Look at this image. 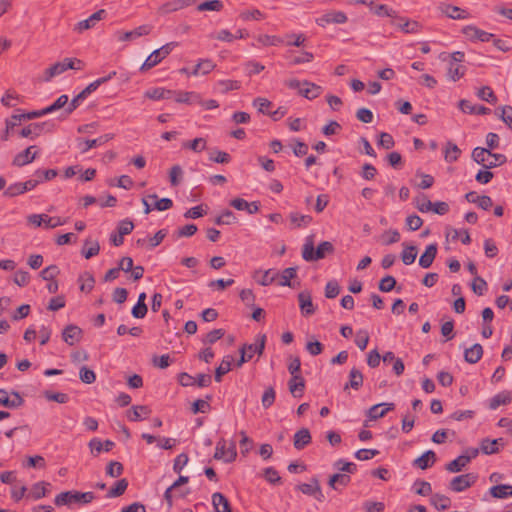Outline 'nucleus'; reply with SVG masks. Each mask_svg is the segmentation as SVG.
<instances>
[{"mask_svg": "<svg viewBox=\"0 0 512 512\" xmlns=\"http://www.w3.org/2000/svg\"><path fill=\"white\" fill-rule=\"evenodd\" d=\"M334 252V246L329 241L321 242L316 249H314L313 236L310 235L306 238L302 248V257L305 261L313 262L323 259L328 254Z\"/></svg>", "mask_w": 512, "mask_h": 512, "instance_id": "f257e3e1", "label": "nucleus"}, {"mask_svg": "<svg viewBox=\"0 0 512 512\" xmlns=\"http://www.w3.org/2000/svg\"><path fill=\"white\" fill-rule=\"evenodd\" d=\"M95 499V494L93 492H80L76 490H70L61 492L56 495L54 499V503L57 507L72 505H85L91 503Z\"/></svg>", "mask_w": 512, "mask_h": 512, "instance_id": "f03ea898", "label": "nucleus"}, {"mask_svg": "<svg viewBox=\"0 0 512 512\" xmlns=\"http://www.w3.org/2000/svg\"><path fill=\"white\" fill-rule=\"evenodd\" d=\"M473 160L482 165L485 169H491L500 166L506 162V156L503 154L492 153L489 149L476 147L472 151Z\"/></svg>", "mask_w": 512, "mask_h": 512, "instance_id": "7ed1b4c3", "label": "nucleus"}, {"mask_svg": "<svg viewBox=\"0 0 512 512\" xmlns=\"http://www.w3.org/2000/svg\"><path fill=\"white\" fill-rule=\"evenodd\" d=\"M54 127L55 124L51 121L31 123L24 127L19 134L21 137L34 139L40 136L42 133L52 132Z\"/></svg>", "mask_w": 512, "mask_h": 512, "instance_id": "20e7f679", "label": "nucleus"}, {"mask_svg": "<svg viewBox=\"0 0 512 512\" xmlns=\"http://www.w3.org/2000/svg\"><path fill=\"white\" fill-rule=\"evenodd\" d=\"M236 456L237 452L234 442H231L229 447L226 446L225 439H221L217 442L214 459L230 463L236 459Z\"/></svg>", "mask_w": 512, "mask_h": 512, "instance_id": "39448f33", "label": "nucleus"}, {"mask_svg": "<svg viewBox=\"0 0 512 512\" xmlns=\"http://www.w3.org/2000/svg\"><path fill=\"white\" fill-rule=\"evenodd\" d=\"M179 383L184 386L197 385L198 387H208L212 382V377L209 374H198L196 377L189 375L186 372L179 374Z\"/></svg>", "mask_w": 512, "mask_h": 512, "instance_id": "423d86ee", "label": "nucleus"}, {"mask_svg": "<svg viewBox=\"0 0 512 512\" xmlns=\"http://www.w3.org/2000/svg\"><path fill=\"white\" fill-rule=\"evenodd\" d=\"M476 480L477 476L473 473L456 476L450 482V489L454 492H462L471 487Z\"/></svg>", "mask_w": 512, "mask_h": 512, "instance_id": "0eeeda50", "label": "nucleus"}, {"mask_svg": "<svg viewBox=\"0 0 512 512\" xmlns=\"http://www.w3.org/2000/svg\"><path fill=\"white\" fill-rule=\"evenodd\" d=\"M12 398L5 389H0V405L10 409H16L24 404V399L17 391L11 392Z\"/></svg>", "mask_w": 512, "mask_h": 512, "instance_id": "6e6552de", "label": "nucleus"}, {"mask_svg": "<svg viewBox=\"0 0 512 512\" xmlns=\"http://www.w3.org/2000/svg\"><path fill=\"white\" fill-rule=\"evenodd\" d=\"M106 16V11L104 9H100L93 13L90 17L85 20L79 21L75 27L74 31L78 33H82L85 30L93 28L100 20H102Z\"/></svg>", "mask_w": 512, "mask_h": 512, "instance_id": "1a4fd4ad", "label": "nucleus"}, {"mask_svg": "<svg viewBox=\"0 0 512 512\" xmlns=\"http://www.w3.org/2000/svg\"><path fill=\"white\" fill-rule=\"evenodd\" d=\"M346 21L347 16L341 11H330L316 19V23L322 27L329 24H343Z\"/></svg>", "mask_w": 512, "mask_h": 512, "instance_id": "9d476101", "label": "nucleus"}, {"mask_svg": "<svg viewBox=\"0 0 512 512\" xmlns=\"http://www.w3.org/2000/svg\"><path fill=\"white\" fill-rule=\"evenodd\" d=\"M462 33L470 40H479L481 42H488L494 38V34L483 31L473 25L463 27Z\"/></svg>", "mask_w": 512, "mask_h": 512, "instance_id": "9b49d317", "label": "nucleus"}, {"mask_svg": "<svg viewBox=\"0 0 512 512\" xmlns=\"http://www.w3.org/2000/svg\"><path fill=\"white\" fill-rule=\"evenodd\" d=\"M36 155V146H29L24 151L15 155L12 161V165L16 167H22L24 165H27L34 161Z\"/></svg>", "mask_w": 512, "mask_h": 512, "instance_id": "f8f14e48", "label": "nucleus"}, {"mask_svg": "<svg viewBox=\"0 0 512 512\" xmlns=\"http://www.w3.org/2000/svg\"><path fill=\"white\" fill-rule=\"evenodd\" d=\"M151 31H152V26L145 24V25H141V26L135 28L132 31L117 32L116 35H117V39L119 41H130V40L136 39L138 37L148 35L151 33Z\"/></svg>", "mask_w": 512, "mask_h": 512, "instance_id": "ddd939ff", "label": "nucleus"}, {"mask_svg": "<svg viewBox=\"0 0 512 512\" xmlns=\"http://www.w3.org/2000/svg\"><path fill=\"white\" fill-rule=\"evenodd\" d=\"M82 338V329L76 325H67L62 332L63 341L69 346H73Z\"/></svg>", "mask_w": 512, "mask_h": 512, "instance_id": "4468645a", "label": "nucleus"}, {"mask_svg": "<svg viewBox=\"0 0 512 512\" xmlns=\"http://www.w3.org/2000/svg\"><path fill=\"white\" fill-rule=\"evenodd\" d=\"M70 66H71V64L66 63L65 59L63 61L57 62V63L51 65L49 68H47L44 71L42 80L44 82H50L52 78L62 74L63 72L68 70L70 68Z\"/></svg>", "mask_w": 512, "mask_h": 512, "instance_id": "2eb2a0df", "label": "nucleus"}, {"mask_svg": "<svg viewBox=\"0 0 512 512\" xmlns=\"http://www.w3.org/2000/svg\"><path fill=\"white\" fill-rule=\"evenodd\" d=\"M196 0H173V1H169L165 4H163L160 9H159V12L162 13V14H168V13H172V12H175V11H178V10H181L185 7H189V6H192L193 4H195Z\"/></svg>", "mask_w": 512, "mask_h": 512, "instance_id": "dca6fc26", "label": "nucleus"}, {"mask_svg": "<svg viewBox=\"0 0 512 512\" xmlns=\"http://www.w3.org/2000/svg\"><path fill=\"white\" fill-rule=\"evenodd\" d=\"M437 251L438 246L436 243L429 244L419 258V265L424 269L429 268L436 258Z\"/></svg>", "mask_w": 512, "mask_h": 512, "instance_id": "f3484780", "label": "nucleus"}, {"mask_svg": "<svg viewBox=\"0 0 512 512\" xmlns=\"http://www.w3.org/2000/svg\"><path fill=\"white\" fill-rule=\"evenodd\" d=\"M439 8L443 14L451 19L461 20L470 16L466 10L450 4H442Z\"/></svg>", "mask_w": 512, "mask_h": 512, "instance_id": "a211bd4d", "label": "nucleus"}, {"mask_svg": "<svg viewBox=\"0 0 512 512\" xmlns=\"http://www.w3.org/2000/svg\"><path fill=\"white\" fill-rule=\"evenodd\" d=\"M302 85L305 86V88L299 89V94L306 99L313 100L319 97L323 92V88L321 86L307 80L303 81Z\"/></svg>", "mask_w": 512, "mask_h": 512, "instance_id": "6ab92c4d", "label": "nucleus"}, {"mask_svg": "<svg viewBox=\"0 0 512 512\" xmlns=\"http://www.w3.org/2000/svg\"><path fill=\"white\" fill-rule=\"evenodd\" d=\"M298 301L303 315L309 316L315 312V308L312 303V297L309 291L305 290L300 292L298 294Z\"/></svg>", "mask_w": 512, "mask_h": 512, "instance_id": "aec40b11", "label": "nucleus"}, {"mask_svg": "<svg viewBox=\"0 0 512 512\" xmlns=\"http://www.w3.org/2000/svg\"><path fill=\"white\" fill-rule=\"evenodd\" d=\"M216 512H233L229 500L221 492H215L211 497Z\"/></svg>", "mask_w": 512, "mask_h": 512, "instance_id": "412c9836", "label": "nucleus"}, {"mask_svg": "<svg viewBox=\"0 0 512 512\" xmlns=\"http://www.w3.org/2000/svg\"><path fill=\"white\" fill-rule=\"evenodd\" d=\"M303 494L315 496L318 500H321L322 492L319 485V481L316 478H312L310 483H303L297 487Z\"/></svg>", "mask_w": 512, "mask_h": 512, "instance_id": "4be33fe9", "label": "nucleus"}, {"mask_svg": "<svg viewBox=\"0 0 512 512\" xmlns=\"http://www.w3.org/2000/svg\"><path fill=\"white\" fill-rule=\"evenodd\" d=\"M311 439L310 431L307 428H301L294 435V447L301 450L311 443Z\"/></svg>", "mask_w": 512, "mask_h": 512, "instance_id": "5701e85b", "label": "nucleus"}, {"mask_svg": "<svg viewBox=\"0 0 512 512\" xmlns=\"http://www.w3.org/2000/svg\"><path fill=\"white\" fill-rule=\"evenodd\" d=\"M266 335H258L255 343L244 344L241 348H246L248 354H251V358L254 354L261 356L265 349Z\"/></svg>", "mask_w": 512, "mask_h": 512, "instance_id": "b1692460", "label": "nucleus"}, {"mask_svg": "<svg viewBox=\"0 0 512 512\" xmlns=\"http://www.w3.org/2000/svg\"><path fill=\"white\" fill-rule=\"evenodd\" d=\"M482 355L483 347L478 343L472 345L470 348H467L464 351V359L470 364L477 363L482 358Z\"/></svg>", "mask_w": 512, "mask_h": 512, "instance_id": "393cba45", "label": "nucleus"}, {"mask_svg": "<svg viewBox=\"0 0 512 512\" xmlns=\"http://www.w3.org/2000/svg\"><path fill=\"white\" fill-rule=\"evenodd\" d=\"M436 461V454L432 450H428L423 453L420 457L414 460V465L422 470L431 467Z\"/></svg>", "mask_w": 512, "mask_h": 512, "instance_id": "a878e982", "label": "nucleus"}, {"mask_svg": "<svg viewBox=\"0 0 512 512\" xmlns=\"http://www.w3.org/2000/svg\"><path fill=\"white\" fill-rule=\"evenodd\" d=\"M363 385V374L357 368H352L349 373V381L345 384L344 390L348 388H352L354 390H359Z\"/></svg>", "mask_w": 512, "mask_h": 512, "instance_id": "bb28decb", "label": "nucleus"}, {"mask_svg": "<svg viewBox=\"0 0 512 512\" xmlns=\"http://www.w3.org/2000/svg\"><path fill=\"white\" fill-rule=\"evenodd\" d=\"M288 386L290 393L294 397H302L305 389V380L302 376L291 377Z\"/></svg>", "mask_w": 512, "mask_h": 512, "instance_id": "cd10ccee", "label": "nucleus"}, {"mask_svg": "<svg viewBox=\"0 0 512 512\" xmlns=\"http://www.w3.org/2000/svg\"><path fill=\"white\" fill-rule=\"evenodd\" d=\"M511 401H512L511 393L507 392V391H503V392L496 394L495 396H493L490 399L489 408L491 410H495L501 405H507V404L511 403Z\"/></svg>", "mask_w": 512, "mask_h": 512, "instance_id": "c85d7f7f", "label": "nucleus"}, {"mask_svg": "<svg viewBox=\"0 0 512 512\" xmlns=\"http://www.w3.org/2000/svg\"><path fill=\"white\" fill-rule=\"evenodd\" d=\"M151 413V409L146 405H136L131 408L128 414L130 421H140Z\"/></svg>", "mask_w": 512, "mask_h": 512, "instance_id": "c756f323", "label": "nucleus"}, {"mask_svg": "<svg viewBox=\"0 0 512 512\" xmlns=\"http://www.w3.org/2000/svg\"><path fill=\"white\" fill-rule=\"evenodd\" d=\"M48 486H50V484L44 481L34 484L28 494V497L34 500H39L45 497L49 493V490L47 489Z\"/></svg>", "mask_w": 512, "mask_h": 512, "instance_id": "7c9ffc66", "label": "nucleus"}, {"mask_svg": "<svg viewBox=\"0 0 512 512\" xmlns=\"http://www.w3.org/2000/svg\"><path fill=\"white\" fill-rule=\"evenodd\" d=\"M489 492L494 498L505 499L512 496V486L508 484L495 485L490 488Z\"/></svg>", "mask_w": 512, "mask_h": 512, "instance_id": "2f4dec72", "label": "nucleus"}, {"mask_svg": "<svg viewBox=\"0 0 512 512\" xmlns=\"http://www.w3.org/2000/svg\"><path fill=\"white\" fill-rule=\"evenodd\" d=\"M215 67H216V65L212 62V60L202 59L191 71V75H193V76H197L199 74L207 75L212 70H214Z\"/></svg>", "mask_w": 512, "mask_h": 512, "instance_id": "473e14b6", "label": "nucleus"}, {"mask_svg": "<svg viewBox=\"0 0 512 512\" xmlns=\"http://www.w3.org/2000/svg\"><path fill=\"white\" fill-rule=\"evenodd\" d=\"M99 251H100V245H99L98 241L91 240V239L85 240V243H84V246L82 249V255L86 259H90V258L98 255Z\"/></svg>", "mask_w": 512, "mask_h": 512, "instance_id": "72a5a7b5", "label": "nucleus"}, {"mask_svg": "<svg viewBox=\"0 0 512 512\" xmlns=\"http://www.w3.org/2000/svg\"><path fill=\"white\" fill-rule=\"evenodd\" d=\"M469 462L470 457H467L466 455H460L446 465V470L451 473L460 472Z\"/></svg>", "mask_w": 512, "mask_h": 512, "instance_id": "f704fd0d", "label": "nucleus"}, {"mask_svg": "<svg viewBox=\"0 0 512 512\" xmlns=\"http://www.w3.org/2000/svg\"><path fill=\"white\" fill-rule=\"evenodd\" d=\"M431 505H433L438 511H444L450 508L451 499L442 494H434L430 499Z\"/></svg>", "mask_w": 512, "mask_h": 512, "instance_id": "c9c22d12", "label": "nucleus"}, {"mask_svg": "<svg viewBox=\"0 0 512 512\" xmlns=\"http://www.w3.org/2000/svg\"><path fill=\"white\" fill-rule=\"evenodd\" d=\"M351 481V477L348 474L345 473H336L332 475L328 481V485L334 489L337 490L338 486H347Z\"/></svg>", "mask_w": 512, "mask_h": 512, "instance_id": "e433bc0d", "label": "nucleus"}, {"mask_svg": "<svg viewBox=\"0 0 512 512\" xmlns=\"http://www.w3.org/2000/svg\"><path fill=\"white\" fill-rule=\"evenodd\" d=\"M465 72L466 68L463 65L449 61L447 75L452 81H458L464 76Z\"/></svg>", "mask_w": 512, "mask_h": 512, "instance_id": "4c0bfd02", "label": "nucleus"}, {"mask_svg": "<svg viewBox=\"0 0 512 512\" xmlns=\"http://www.w3.org/2000/svg\"><path fill=\"white\" fill-rule=\"evenodd\" d=\"M114 135L113 134H105V135H102L96 139H92V140H85L84 141V147L81 149V152L82 153H86L88 150H90L91 148H94V147H97V146H101L105 143H107L108 141H110L111 139H113Z\"/></svg>", "mask_w": 512, "mask_h": 512, "instance_id": "58836bf2", "label": "nucleus"}, {"mask_svg": "<svg viewBox=\"0 0 512 512\" xmlns=\"http://www.w3.org/2000/svg\"><path fill=\"white\" fill-rule=\"evenodd\" d=\"M233 362L232 356H225L220 363V365L215 370V380L217 382H220L222 379V376L227 374L231 370V365Z\"/></svg>", "mask_w": 512, "mask_h": 512, "instance_id": "ea45409f", "label": "nucleus"}, {"mask_svg": "<svg viewBox=\"0 0 512 512\" xmlns=\"http://www.w3.org/2000/svg\"><path fill=\"white\" fill-rule=\"evenodd\" d=\"M296 276H297V268L296 267H288V268L284 269L280 275L278 274V277L280 278L278 284L280 286L293 287L291 280L293 278H295Z\"/></svg>", "mask_w": 512, "mask_h": 512, "instance_id": "a19ab883", "label": "nucleus"}, {"mask_svg": "<svg viewBox=\"0 0 512 512\" xmlns=\"http://www.w3.org/2000/svg\"><path fill=\"white\" fill-rule=\"evenodd\" d=\"M172 94H174L171 90H166L163 88H154L145 92V97L152 100H160V99H169Z\"/></svg>", "mask_w": 512, "mask_h": 512, "instance_id": "79ce46f5", "label": "nucleus"}, {"mask_svg": "<svg viewBox=\"0 0 512 512\" xmlns=\"http://www.w3.org/2000/svg\"><path fill=\"white\" fill-rule=\"evenodd\" d=\"M164 58L160 56V53L154 50L145 60V62L140 67L141 72H145L150 70L159 64Z\"/></svg>", "mask_w": 512, "mask_h": 512, "instance_id": "37998d69", "label": "nucleus"}, {"mask_svg": "<svg viewBox=\"0 0 512 512\" xmlns=\"http://www.w3.org/2000/svg\"><path fill=\"white\" fill-rule=\"evenodd\" d=\"M128 487V481L125 478L118 480L114 487H111L107 493L108 498H115L123 495Z\"/></svg>", "mask_w": 512, "mask_h": 512, "instance_id": "c03bdc74", "label": "nucleus"}, {"mask_svg": "<svg viewBox=\"0 0 512 512\" xmlns=\"http://www.w3.org/2000/svg\"><path fill=\"white\" fill-rule=\"evenodd\" d=\"M211 398H212L211 395H207L206 400L197 399L196 401H194L192 404V407H191L192 413L193 414L207 413L211 408V406L209 404V400H211Z\"/></svg>", "mask_w": 512, "mask_h": 512, "instance_id": "a18cd8bd", "label": "nucleus"}, {"mask_svg": "<svg viewBox=\"0 0 512 512\" xmlns=\"http://www.w3.org/2000/svg\"><path fill=\"white\" fill-rule=\"evenodd\" d=\"M405 33H418L420 24L417 21L400 19L399 23H393Z\"/></svg>", "mask_w": 512, "mask_h": 512, "instance_id": "49530a36", "label": "nucleus"}, {"mask_svg": "<svg viewBox=\"0 0 512 512\" xmlns=\"http://www.w3.org/2000/svg\"><path fill=\"white\" fill-rule=\"evenodd\" d=\"M20 100V95L17 94L14 90L9 89L2 96L1 103L6 107H15Z\"/></svg>", "mask_w": 512, "mask_h": 512, "instance_id": "de8ad7c7", "label": "nucleus"}, {"mask_svg": "<svg viewBox=\"0 0 512 512\" xmlns=\"http://www.w3.org/2000/svg\"><path fill=\"white\" fill-rule=\"evenodd\" d=\"M148 198L154 201V209L158 211H165L173 206V202L170 198L158 199L156 194H150L148 195Z\"/></svg>", "mask_w": 512, "mask_h": 512, "instance_id": "09e8293b", "label": "nucleus"}, {"mask_svg": "<svg viewBox=\"0 0 512 512\" xmlns=\"http://www.w3.org/2000/svg\"><path fill=\"white\" fill-rule=\"evenodd\" d=\"M417 257V248L413 245L406 246L401 253V260L405 265L414 263Z\"/></svg>", "mask_w": 512, "mask_h": 512, "instance_id": "8fccbe9b", "label": "nucleus"}, {"mask_svg": "<svg viewBox=\"0 0 512 512\" xmlns=\"http://www.w3.org/2000/svg\"><path fill=\"white\" fill-rule=\"evenodd\" d=\"M183 148L190 149L194 152H201L206 148V140L202 137L195 138L192 141H186L182 144Z\"/></svg>", "mask_w": 512, "mask_h": 512, "instance_id": "3c124183", "label": "nucleus"}, {"mask_svg": "<svg viewBox=\"0 0 512 512\" xmlns=\"http://www.w3.org/2000/svg\"><path fill=\"white\" fill-rule=\"evenodd\" d=\"M461 154V150L458 148L456 144L452 142H448L445 149V160L447 162L456 161Z\"/></svg>", "mask_w": 512, "mask_h": 512, "instance_id": "603ef678", "label": "nucleus"}, {"mask_svg": "<svg viewBox=\"0 0 512 512\" xmlns=\"http://www.w3.org/2000/svg\"><path fill=\"white\" fill-rule=\"evenodd\" d=\"M223 3L220 0H208L198 5V11H221Z\"/></svg>", "mask_w": 512, "mask_h": 512, "instance_id": "864d4df0", "label": "nucleus"}, {"mask_svg": "<svg viewBox=\"0 0 512 512\" xmlns=\"http://www.w3.org/2000/svg\"><path fill=\"white\" fill-rule=\"evenodd\" d=\"M334 467L345 474H354L357 471V465L353 462H346L339 459L334 463Z\"/></svg>", "mask_w": 512, "mask_h": 512, "instance_id": "5fc2aeb1", "label": "nucleus"}, {"mask_svg": "<svg viewBox=\"0 0 512 512\" xmlns=\"http://www.w3.org/2000/svg\"><path fill=\"white\" fill-rule=\"evenodd\" d=\"M217 85L220 87V92L223 94L232 90H238L241 87L240 82L237 80H219Z\"/></svg>", "mask_w": 512, "mask_h": 512, "instance_id": "6e6d98bb", "label": "nucleus"}, {"mask_svg": "<svg viewBox=\"0 0 512 512\" xmlns=\"http://www.w3.org/2000/svg\"><path fill=\"white\" fill-rule=\"evenodd\" d=\"M183 178V170L180 165H174L169 172V180L172 186H178Z\"/></svg>", "mask_w": 512, "mask_h": 512, "instance_id": "4d7b16f0", "label": "nucleus"}, {"mask_svg": "<svg viewBox=\"0 0 512 512\" xmlns=\"http://www.w3.org/2000/svg\"><path fill=\"white\" fill-rule=\"evenodd\" d=\"M480 450L483 454L491 455L499 451L497 447V441H492L488 438L481 441Z\"/></svg>", "mask_w": 512, "mask_h": 512, "instance_id": "13d9d810", "label": "nucleus"}, {"mask_svg": "<svg viewBox=\"0 0 512 512\" xmlns=\"http://www.w3.org/2000/svg\"><path fill=\"white\" fill-rule=\"evenodd\" d=\"M275 398H276V393H275L274 388L273 387L266 388L262 395V398H261L262 406L265 409H268L269 407H271L273 405Z\"/></svg>", "mask_w": 512, "mask_h": 512, "instance_id": "bf43d9fd", "label": "nucleus"}, {"mask_svg": "<svg viewBox=\"0 0 512 512\" xmlns=\"http://www.w3.org/2000/svg\"><path fill=\"white\" fill-rule=\"evenodd\" d=\"M79 378L83 383L92 384L96 380V374L87 366H82L79 371Z\"/></svg>", "mask_w": 512, "mask_h": 512, "instance_id": "052dcab7", "label": "nucleus"}, {"mask_svg": "<svg viewBox=\"0 0 512 512\" xmlns=\"http://www.w3.org/2000/svg\"><path fill=\"white\" fill-rule=\"evenodd\" d=\"M68 104H69L68 96L63 94V95L59 96L53 104L46 107V112H48V114H49V113L55 112L61 108L65 109Z\"/></svg>", "mask_w": 512, "mask_h": 512, "instance_id": "680f3d73", "label": "nucleus"}, {"mask_svg": "<svg viewBox=\"0 0 512 512\" xmlns=\"http://www.w3.org/2000/svg\"><path fill=\"white\" fill-rule=\"evenodd\" d=\"M395 285L396 279L391 275H387L380 280L378 288L381 292H390L395 288Z\"/></svg>", "mask_w": 512, "mask_h": 512, "instance_id": "e2e57ef3", "label": "nucleus"}, {"mask_svg": "<svg viewBox=\"0 0 512 512\" xmlns=\"http://www.w3.org/2000/svg\"><path fill=\"white\" fill-rule=\"evenodd\" d=\"M239 16L243 21H250V20L259 21L264 18V14L259 9L242 11Z\"/></svg>", "mask_w": 512, "mask_h": 512, "instance_id": "0e129e2a", "label": "nucleus"}, {"mask_svg": "<svg viewBox=\"0 0 512 512\" xmlns=\"http://www.w3.org/2000/svg\"><path fill=\"white\" fill-rule=\"evenodd\" d=\"M236 217L230 210H225L220 216L215 219L217 225H230L235 223Z\"/></svg>", "mask_w": 512, "mask_h": 512, "instance_id": "69168bd1", "label": "nucleus"}, {"mask_svg": "<svg viewBox=\"0 0 512 512\" xmlns=\"http://www.w3.org/2000/svg\"><path fill=\"white\" fill-rule=\"evenodd\" d=\"M478 97L492 104L497 102V97L495 96L493 90L488 86H484L479 90Z\"/></svg>", "mask_w": 512, "mask_h": 512, "instance_id": "338daca9", "label": "nucleus"}, {"mask_svg": "<svg viewBox=\"0 0 512 512\" xmlns=\"http://www.w3.org/2000/svg\"><path fill=\"white\" fill-rule=\"evenodd\" d=\"M340 293V286L336 280L327 282L325 286V296L329 299H333Z\"/></svg>", "mask_w": 512, "mask_h": 512, "instance_id": "774afa93", "label": "nucleus"}]
</instances>
